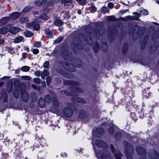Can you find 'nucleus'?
Instances as JSON below:
<instances>
[{"mask_svg":"<svg viewBox=\"0 0 159 159\" xmlns=\"http://www.w3.org/2000/svg\"><path fill=\"white\" fill-rule=\"evenodd\" d=\"M63 38L62 36L59 37L57 39H56L54 41V43L56 44L58 43H60L62 40Z\"/></svg>","mask_w":159,"mask_h":159,"instance_id":"cd10ccee","label":"nucleus"},{"mask_svg":"<svg viewBox=\"0 0 159 159\" xmlns=\"http://www.w3.org/2000/svg\"><path fill=\"white\" fill-rule=\"evenodd\" d=\"M82 92L81 89H80L79 88H76V92L77 93H81Z\"/></svg>","mask_w":159,"mask_h":159,"instance_id":"6e6d98bb","label":"nucleus"},{"mask_svg":"<svg viewBox=\"0 0 159 159\" xmlns=\"http://www.w3.org/2000/svg\"><path fill=\"white\" fill-rule=\"evenodd\" d=\"M13 95L16 98H17L18 97L19 95V94L18 93V90H16L14 91L13 92Z\"/></svg>","mask_w":159,"mask_h":159,"instance_id":"7c9ffc66","label":"nucleus"},{"mask_svg":"<svg viewBox=\"0 0 159 159\" xmlns=\"http://www.w3.org/2000/svg\"><path fill=\"white\" fill-rule=\"evenodd\" d=\"M80 4L82 5L86 3V0H76Z\"/></svg>","mask_w":159,"mask_h":159,"instance_id":"e433bc0d","label":"nucleus"},{"mask_svg":"<svg viewBox=\"0 0 159 159\" xmlns=\"http://www.w3.org/2000/svg\"><path fill=\"white\" fill-rule=\"evenodd\" d=\"M34 74L36 76L39 77L41 75V73L40 70H37L35 72Z\"/></svg>","mask_w":159,"mask_h":159,"instance_id":"c03bdc74","label":"nucleus"},{"mask_svg":"<svg viewBox=\"0 0 159 159\" xmlns=\"http://www.w3.org/2000/svg\"><path fill=\"white\" fill-rule=\"evenodd\" d=\"M149 157L152 159H158L159 155L155 150H152L149 154Z\"/></svg>","mask_w":159,"mask_h":159,"instance_id":"39448f33","label":"nucleus"},{"mask_svg":"<svg viewBox=\"0 0 159 159\" xmlns=\"http://www.w3.org/2000/svg\"><path fill=\"white\" fill-rule=\"evenodd\" d=\"M13 50V49L12 48H9V51L10 52H12V51Z\"/></svg>","mask_w":159,"mask_h":159,"instance_id":"338daca9","label":"nucleus"},{"mask_svg":"<svg viewBox=\"0 0 159 159\" xmlns=\"http://www.w3.org/2000/svg\"><path fill=\"white\" fill-rule=\"evenodd\" d=\"M73 112L72 109L69 107H66L64 109L63 114L66 117H70L71 116Z\"/></svg>","mask_w":159,"mask_h":159,"instance_id":"7ed1b4c3","label":"nucleus"},{"mask_svg":"<svg viewBox=\"0 0 159 159\" xmlns=\"http://www.w3.org/2000/svg\"><path fill=\"white\" fill-rule=\"evenodd\" d=\"M127 11H128L127 10H126L120 11V13H121L122 14H124L125 12H127Z\"/></svg>","mask_w":159,"mask_h":159,"instance_id":"bf43d9fd","label":"nucleus"},{"mask_svg":"<svg viewBox=\"0 0 159 159\" xmlns=\"http://www.w3.org/2000/svg\"><path fill=\"white\" fill-rule=\"evenodd\" d=\"M22 78L23 79L27 80H31V78L28 76H22Z\"/></svg>","mask_w":159,"mask_h":159,"instance_id":"58836bf2","label":"nucleus"},{"mask_svg":"<svg viewBox=\"0 0 159 159\" xmlns=\"http://www.w3.org/2000/svg\"><path fill=\"white\" fill-rule=\"evenodd\" d=\"M95 143L97 146L99 147H105L106 146V143L101 140H96Z\"/></svg>","mask_w":159,"mask_h":159,"instance_id":"9d476101","label":"nucleus"},{"mask_svg":"<svg viewBox=\"0 0 159 159\" xmlns=\"http://www.w3.org/2000/svg\"><path fill=\"white\" fill-rule=\"evenodd\" d=\"M4 41L3 39H0V44H2L4 43Z\"/></svg>","mask_w":159,"mask_h":159,"instance_id":"052dcab7","label":"nucleus"},{"mask_svg":"<svg viewBox=\"0 0 159 159\" xmlns=\"http://www.w3.org/2000/svg\"><path fill=\"white\" fill-rule=\"evenodd\" d=\"M102 159H112L111 156L109 155L103 154L101 156Z\"/></svg>","mask_w":159,"mask_h":159,"instance_id":"f3484780","label":"nucleus"},{"mask_svg":"<svg viewBox=\"0 0 159 159\" xmlns=\"http://www.w3.org/2000/svg\"><path fill=\"white\" fill-rule=\"evenodd\" d=\"M33 46L34 47H40L41 46V43L39 42H36L34 44Z\"/></svg>","mask_w":159,"mask_h":159,"instance_id":"473e14b6","label":"nucleus"},{"mask_svg":"<svg viewBox=\"0 0 159 159\" xmlns=\"http://www.w3.org/2000/svg\"><path fill=\"white\" fill-rule=\"evenodd\" d=\"M8 30L6 27H2L0 28V34H5L8 32Z\"/></svg>","mask_w":159,"mask_h":159,"instance_id":"dca6fc26","label":"nucleus"},{"mask_svg":"<svg viewBox=\"0 0 159 159\" xmlns=\"http://www.w3.org/2000/svg\"><path fill=\"white\" fill-rule=\"evenodd\" d=\"M20 12H16L13 13L10 16V18L12 19H15L18 18L20 15Z\"/></svg>","mask_w":159,"mask_h":159,"instance_id":"9b49d317","label":"nucleus"},{"mask_svg":"<svg viewBox=\"0 0 159 159\" xmlns=\"http://www.w3.org/2000/svg\"><path fill=\"white\" fill-rule=\"evenodd\" d=\"M101 11L103 13L105 14L109 11V9L107 7H103L101 8Z\"/></svg>","mask_w":159,"mask_h":159,"instance_id":"393cba45","label":"nucleus"},{"mask_svg":"<svg viewBox=\"0 0 159 159\" xmlns=\"http://www.w3.org/2000/svg\"><path fill=\"white\" fill-rule=\"evenodd\" d=\"M65 84H70L71 85H72L73 86H75V84H76L74 82H70L68 81H65L64 82Z\"/></svg>","mask_w":159,"mask_h":159,"instance_id":"ea45409f","label":"nucleus"},{"mask_svg":"<svg viewBox=\"0 0 159 159\" xmlns=\"http://www.w3.org/2000/svg\"><path fill=\"white\" fill-rule=\"evenodd\" d=\"M22 40V37L19 36L16 38L14 40V42L15 43H19Z\"/></svg>","mask_w":159,"mask_h":159,"instance_id":"aec40b11","label":"nucleus"},{"mask_svg":"<svg viewBox=\"0 0 159 159\" xmlns=\"http://www.w3.org/2000/svg\"><path fill=\"white\" fill-rule=\"evenodd\" d=\"M110 148H111V150L112 152H114V148L113 146V145L112 144H111L110 145Z\"/></svg>","mask_w":159,"mask_h":159,"instance_id":"5fc2aeb1","label":"nucleus"},{"mask_svg":"<svg viewBox=\"0 0 159 159\" xmlns=\"http://www.w3.org/2000/svg\"><path fill=\"white\" fill-rule=\"evenodd\" d=\"M30 68L29 67L27 66H25L22 67L21 68V69L23 71H27L29 70Z\"/></svg>","mask_w":159,"mask_h":159,"instance_id":"c756f323","label":"nucleus"},{"mask_svg":"<svg viewBox=\"0 0 159 159\" xmlns=\"http://www.w3.org/2000/svg\"><path fill=\"white\" fill-rule=\"evenodd\" d=\"M115 156L116 159H121V154L119 152H117L114 154Z\"/></svg>","mask_w":159,"mask_h":159,"instance_id":"5701e85b","label":"nucleus"},{"mask_svg":"<svg viewBox=\"0 0 159 159\" xmlns=\"http://www.w3.org/2000/svg\"><path fill=\"white\" fill-rule=\"evenodd\" d=\"M34 54H37L39 52V50L37 49H32L31 50Z\"/></svg>","mask_w":159,"mask_h":159,"instance_id":"37998d69","label":"nucleus"},{"mask_svg":"<svg viewBox=\"0 0 159 159\" xmlns=\"http://www.w3.org/2000/svg\"><path fill=\"white\" fill-rule=\"evenodd\" d=\"M107 19L109 20H114L115 18L113 16H109L107 17Z\"/></svg>","mask_w":159,"mask_h":159,"instance_id":"a18cd8bd","label":"nucleus"},{"mask_svg":"<svg viewBox=\"0 0 159 159\" xmlns=\"http://www.w3.org/2000/svg\"><path fill=\"white\" fill-rule=\"evenodd\" d=\"M140 11L141 14L144 15H147L148 14V11L144 9L140 10Z\"/></svg>","mask_w":159,"mask_h":159,"instance_id":"2f4dec72","label":"nucleus"},{"mask_svg":"<svg viewBox=\"0 0 159 159\" xmlns=\"http://www.w3.org/2000/svg\"><path fill=\"white\" fill-rule=\"evenodd\" d=\"M48 73L47 70H44L43 72H41V76L42 79H44L45 77L48 75Z\"/></svg>","mask_w":159,"mask_h":159,"instance_id":"2eb2a0df","label":"nucleus"},{"mask_svg":"<svg viewBox=\"0 0 159 159\" xmlns=\"http://www.w3.org/2000/svg\"><path fill=\"white\" fill-rule=\"evenodd\" d=\"M54 23L56 25L58 26H61L63 24L62 21L59 19L56 20L54 21Z\"/></svg>","mask_w":159,"mask_h":159,"instance_id":"a211bd4d","label":"nucleus"},{"mask_svg":"<svg viewBox=\"0 0 159 159\" xmlns=\"http://www.w3.org/2000/svg\"><path fill=\"white\" fill-rule=\"evenodd\" d=\"M62 66L67 70L71 71H75V66L71 64H68L67 63L63 62L62 63Z\"/></svg>","mask_w":159,"mask_h":159,"instance_id":"20e7f679","label":"nucleus"},{"mask_svg":"<svg viewBox=\"0 0 159 159\" xmlns=\"http://www.w3.org/2000/svg\"><path fill=\"white\" fill-rule=\"evenodd\" d=\"M84 116V113H80L79 115V117L81 119L83 118Z\"/></svg>","mask_w":159,"mask_h":159,"instance_id":"864d4df0","label":"nucleus"},{"mask_svg":"<svg viewBox=\"0 0 159 159\" xmlns=\"http://www.w3.org/2000/svg\"><path fill=\"white\" fill-rule=\"evenodd\" d=\"M156 25H159V24L157 23H156V22H153Z\"/></svg>","mask_w":159,"mask_h":159,"instance_id":"774afa93","label":"nucleus"},{"mask_svg":"<svg viewBox=\"0 0 159 159\" xmlns=\"http://www.w3.org/2000/svg\"><path fill=\"white\" fill-rule=\"evenodd\" d=\"M99 47V45L98 43H97L95 45V46H94L93 48L95 50V51H96V50Z\"/></svg>","mask_w":159,"mask_h":159,"instance_id":"8fccbe9b","label":"nucleus"},{"mask_svg":"<svg viewBox=\"0 0 159 159\" xmlns=\"http://www.w3.org/2000/svg\"><path fill=\"white\" fill-rule=\"evenodd\" d=\"M49 63L48 61H47L44 64L43 66L44 68H48V67Z\"/></svg>","mask_w":159,"mask_h":159,"instance_id":"de8ad7c7","label":"nucleus"},{"mask_svg":"<svg viewBox=\"0 0 159 159\" xmlns=\"http://www.w3.org/2000/svg\"><path fill=\"white\" fill-rule=\"evenodd\" d=\"M25 49L26 50L27 52H28L29 50V48L28 47H25Z\"/></svg>","mask_w":159,"mask_h":159,"instance_id":"680f3d73","label":"nucleus"},{"mask_svg":"<svg viewBox=\"0 0 159 159\" xmlns=\"http://www.w3.org/2000/svg\"><path fill=\"white\" fill-rule=\"evenodd\" d=\"M2 97L3 98V101L6 102L7 100V94L4 93L2 95Z\"/></svg>","mask_w":159,"mask_h":159,"instance_id":"4c0bfd02","label":"nucleus"},{"mask_svg":"<svg viewBox=\"0 0 159 159\" xmlns=\"http://www.w3.org/2000/svg\"><path fill=\"white\" fill-rule=\"evenodd\" d=\"M136 151L139 154L145 155L146 154L145 150L143 148L138 146L136 148Z\"/></svg>","mask_w":159,"mask_h":159,"instance_id":"0eeeda50","label":"nucleus"},{"mask_svg":"<svg viewBox=\"0 0 159 159\" xmlns=\"http://www.w3.org/2000/svg\"><path fill=\"white\" fill-rule=\"evenodd\" d=\"M78 101L79 102H82L83 103H85V101L81 99L80 98H77Z\"/></svg>","mask_w":159,"mask_h":159,"instance_id":"603ef678","label":"nucleus"},{"mask_svg":"<svg viewBox=\"0 0 159 159\" xmlns=\"http://www.w3.org/2000/svg\"><path fill=\"white\" fill-rule=\"evenodd\" d=\"M12 87V84H8L7 86V90L9 92H10L11 91Z\"/></svg>","mask_w":159,"mask_h":159,"instance_id":"72a5a7b5","label":"nucleus"},{"mask_svg":"<svg viewBox=\"0 0 159 159\" xmlns=\"http://www.w3.org/2000/svg\"><path fill=\"white\" fill-rule=\"evenodd\" d=\"M108 6L109 8L111 9L114 6L112 3L109 2L108 3Z\"/></svg>","mask_w":159,"mask_h":159,"instance_id":"3c124183","label":"nucleus"},{"mask_svg":"<svg viewBox=\"0 0 159 159\" xmlns=\"http://www.w3.org/2000/svg\"><path fill=\"white\" fill-rule=\"evenodd\" d=\"M24 34L26 37H30L33 35V33L29 31H25L24 32Z\"/></svg>","mask_w":159,"mask_h":159,"instance_id":"412c9836","label":"nucleus"},{"mask_svg":"<svg viewBox=\"0 0 159 159\" xmlns=\"http://www.w3.org/2000/svg\"><path fill=\"white\" fill-rule=\"evenodd\" d=\"M53 104L56 107H57L59 106V102L55 98H53Z\"/></svg>","mask_w":159,"mask_h":159,"instance_id":"b1692460","label":"nucleus"},{"mask_svg":"<svg viewBox=\"0 0 159 159\" xmlns=\"http://www.w3.org/2000/svg\"><path fill=\"white\" fill-rule=\"evenodd\" d=\"M37 21L34 20L33 22H31L27 25V26L30 28H33L34 30H38L40 29V25L39 24H37Z\"/></svg>","mask_w":159,"mask_h":159,"instance_id":"f03ea898","label":"nucleus"},{"mask_svg":"<svg viewBox=\"0 0 159 159\" xmlns=\"http://www.w3.org/2000/svg\"><path fill=\"white\" fill-rule=\"evenodd\" d=\"M32 8L30 6H27L25 7L23 10L22 12L24 13H27Z\"/></svg>","mask_w":159,"mask_h":159,"instance_id":"6ab92c4d","label":"nucleus"},{"mask_svg":"<svg viewBox=\"0 0 159 159\" xmlns=\"http://www.w3.org/2000/svg\"><path fill=\"white\" fill-rule=\"evenodd\" d=\"M45 101L47 102H50V97L49 95H47L45 97Z\"/></svg>","mask_w":159,"mask_h":159,"instance_id":"a19ab883","label":"nucleus"},{"mask_svg":"<svg viewBox=\"0 0 159 159\" xmlns=\"http://www.w3.org/2000/svg\"><path fill=\"white\" fill-rule=\"evenodd\" d=\"M127 146H125V153L128 159H133L132 155L133 152V149L130 145L126 142Z\"/></svg>","mask_w":159,"mask_h":159,"instance_id":"f257e3e1","label":"nucleus"},{"mask_svg":"<svg viewBox=\"0 0 159 159\" xmlns=\"http://www.w3.org/2000/svg\"><path fill=\"white\" fill-rule=\"evenodd\" d=\"M20 21L21 23H25L27 22L29 20L27 17H22L20 19Z\"/></svg>","mask_w":159,"mask_h":159,"instance_id":"4be33fe9","label":"nucleus"},{"mask_svg":"<svg viewBox=\"0 0 159 159\" xmlns=\"http://www.w3.org/2000/svg\"><path fill=\"white\" fill-rule=\"evenodd\" d=\"M61 2L63 5L65 6H69L72 3V0H61Z\"/></svg>","mask_w":159,"mask_h":159,"instance_id":"1a4fd4ad","label":"nucleus"},{"mask_svg":"<svg viewBox=\"0 0 159 159\" xmlns=\"http://www.w3.org/2000/svg\"><path fill=\"white\" fill-rule=\"evenodd\" d=\"M78 14H81V11H80V10H78Z\"/></svg>","mask_w":159,"mask_h":159,"instance_id":"69168bd1","label":"nucleus"},{"mask_svg":"<svg viewBox=\"0 0 159 159\" xmlns=\"http://www.w3.org/2000/svg\"><path fill=\"white\" fill-rule=\"evenodd\" d=\"M78 61H79V62L80 63V65H77V64H76L75 65L76 66H77V67H80L81 64V62L79 59L78 60Z\"/></svg>","mask_w":159,"mask_h":159,"instance_id":"13d9d810","label":"nucleus"},{"mask_svg":"<svg viewBox=\"0 0 159 159\" xmlns=\"http://www.w3.org/2000/svg\"><path fill=\"white\" fill-rule=\"evenodd\" d=\"M19 29L18 28L12 27L11 28L10 32L12 34H15L19 31Z\"/></svg>","mask_w":159,"mask_h":159,"instance_id":"ddd939ff","label":"nucleus"},{"mask_svg":"<svg viewBox=\"0 0 159 159\" xmlns=\"http://www.w3.org/2000/svg\"><path fill=\"white\" fill-rule=\"evenodd\" d=\"M86 40H87V41L88 43L89 44V45H92V43L91 42H89V41L88 40V39Z\"/></svg>","mask_w":159,"mask_h":159,"instance_id":"e2e57ef3","label":"nucleus"},{"mask_svg":"<svg viewBox=\"0 0 159 159\" xmlns=\"http://www.w3.org/2000/svg\"><path fill=\"white\" fill-rule=\"evenodd\" d=\"M40 18L42 20H47L48 19V17L46 14H43L40 16Z\"/></svg>","mask_w":159,"mask_h":159,"instance_id":"c85d7f7f","label":"nucleus"},{"mask_svg":"<svg viewBox=\"0 0 159 159\" xmlns=\"http://www.w3.org/2000/svg\"><path fill=\"white\" fill-rule=\"evenodd\" d=\"M8 18L7 17H4L1 19L0 20V25H2L7 22Z\"/></svg>","mask_w":159,"mask_h":159,"instance_id":"4468645a","label":"nucleus"},{"mask_svg":"<svg viewBox=\"0 0 159 159\" xmlns=\"http://www.w3.org/2000/svg\"><path fill=\"white\" fill-rule=\"evenodd\" d=\"M104 33V31L103 30H100L98 31V33H97V34H98L100 35H102Z\"/></svg>","mask_w":159,"mask_h":159,"instance_id":"49530a36","label":"nucleus"},{"mask_svg":"<svg viewBox=\"0 0 159 159\" xmlns=\"http://www.w3.org/2000/svg\"><path fill=\"white\" fill-rule=\"evenodd\" d=\"M46 33L48 35V37L51 38L52 35V31L49 29H47L46 31Z\"/></svg>","mask_w":159,"mask_h":159,"instance_id":"a878e982","label":"nucleus"},{"mask_svg":"<svg viewBox=\"0 0 159 159\" xmlns=\"http://www.w3.org/2000/svg\"><path fill=\"white\" fill-rule=\"evenodd\" d=\"M3 83L2 82H0V87H1L3 84Z\"/></svg>","mask_w":159,"mask_h":159,"instance_id":"0e129e2a","label":"nucleus"},{"mask_svg":"<svg viewBox=\"0 0 159 159\" xmlns=\"http://www.w3.org/2000/svg\"><path fill=\"white\" fill-rule=\"evenodd\" d=\"M126 20H139V19H137V17L134 16H128L126 17Z\"/></svg>","mask_w":159,"mask_h":159,"instance_id":"bb28decb","label":"nucleus"},{"mask_svg":"<svg viewBox=\"0 0 159 159\" xmlns=\"http://www.w3.org/2000/svg\"><path fill=\"white\" fill-rule=\"evenodd\" d=\"M46 0H38L36 1L35 2V5L38 7H42L46 3Z\"/></svg>","mask_w":159,"mask_h":159,"instance_id":"423d86ee","label":"nucleus"},{"mask_svg":"<svg viewBox=\"0 0 159 159\" xmlns=\"http://www.w3.org/2000/svg\"><path fill=\"white\" fill-rule=\"evenodd\" d=\"M33 81L35 83L40 84L41 82V80L38 78H35L33 79Z\"/></svg>","mask_w":159,"mask_h":159,"instance_id":"c9c22d12","label":"nucleus"},{"mask_svg":"<svg viewBox=\"0 0 159 159\" xmlns=\"http://www.w3.org/2000/svg\"><path fill=\"white\" fill-rule=\"evenodd\" d=\"M21 97L22 100L24 102L27 101L29 98L28 94L26 91H24L22 93Z\"/></svg>","mask_w":159,"mask_h":159,"instance_id":"6e6552de","label":"nucleus"},{"mask_svg":"<svg viewBox=\"0 0 159 159\" xmlns=\"http://www.w3.org/2000/svg\"><path fill=\"white\" fill-rule=\"evenodd\" d=\"M102 48L104 51H107L108 50L107 46L106 43H103L102 45Z\"/></svg>","mask_w":159,"mask_h":159,"instance_id":"f704fd0d","label":"nucleus"},{"mask_svg":"<svg viewBox=\"0 0 159 159\" xmlns=\"http://www.w3.org/2000/svg\"><path fill=\"white\" fill-rule=\"evenodd\" d=\"M39 107L42 108L46 106V102L43 98H40L39 101Z\"/></svg>","mask_w":159,"mask_h":159,"instance_id":"f8f14e48","label":"nucleus"},{"mask_svg":"<svg viewBox=\"0 0 159 159\" xmlns=\"http://www.w3.org/2000/svg\"><path fill=\"white\" fill-rule=\"evenodd\" d=\"M47 83L48 85H49L51 83V79L50 77H48L47 78Z\"/></svg>","mask_w":159,"mask_h":159,"instance_id":"09e8293b","label":"nucleus"},{"mask_svg":"<svg viewBox=\"0 0 159 159\" xmlns=\"http://www.w3.org/2000/svg\"><path fill=\"white\" fill-rule=\"evenodd\" d=\"M133 14L134 15H135V16H136L137 17H140V14L137 13V12H134L133 13Z\"/></svg>","mask_w":159,"mask_h":159,"instance_id":"4d7b16f0","label":"nucleus"},{"mask_svg":"<svg viewBox=\"0 0 159 159\" xmlns=\"http://www.w3.org/2000/svg\"><path fill=\"white\" fill-rule=\"evenodd\" d=\"M108 131L109 133L112 134L114 132V128L113 127L110 126L108 129Z\"/></svg>","mask_w":159,"mask_h":159,"instance_id":"79ce46f5","label":"nucleus"}]
</instances>
